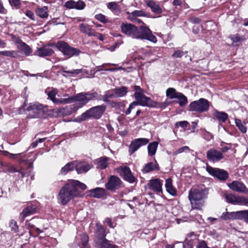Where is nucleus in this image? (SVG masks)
<instances>
[{"mask_svg": "<svg viewBox=\"0 0 248 248\" xmlns=\"http://www.w3.org/2000/svg\"><path fill=\"white\" fill-rule=\"evenodd\" d=\"M31 108L33 110H42L44 108V107L41 104H34L31 106Z\"/></svg>", "mask_w": 248, "mask_h": 248, "instance_id": "603ef678", "label": "nucleus"}, {"mask_svg": "<svg viewBox=\"0 0 248 248\" xmlns=\"http://www.w3.org/2000/svg\"><path fill=\"white\" fill-rule=\"evenodd\" d=\"M73 102V98L72 96L67 98H56L54 103L57 104H66Z\"/></svg>", "mask_w": 248, "mask_h": 248, "instance_id": "a19ab883", "label": "nucleus"}, {"mask_svg": "<svg viewBox=\"0 0 248 248\" xmlns=\"http://www.w3.org/2000/svg\"><path fill=\"white\" fill-rule=\"evenodd\" d=\"M180 93L173 88H169L166 90V96L170 99L177 98Z\"/></svg>", "mask_w": 248, "mask_h": 248, "instance_id": "e433bc0d", "label": "nucleus"}, {"mask_svg": "<svg viewBox=\"0 0 248 248\" xmlns=\"http://www.w3.org/2000/svg\"><path fill=\"white\" fill-rule=\"evenodd\" d=\"M230 39L232 41L233 45H237L238 43L243 42L246 40L243 36H240L239 34H236L230 36Z\"/></svg>", "mask_w": 248, "mask_h": 248, "instance_id": "58836bf2", "label": "nucleus"}, {"mask_svg": "<svg viewBox=\"0 0 248 248\" xmlns=\"http://www.w3.org/2000/svg\"><path fill=\"white\" fill-rule=\"evenodd\" d=\"M9 226L11 230L15 232H16L18 230V227L17 225L16 222L13 219H12L9 223Z\"/></svg>", "mask_w": 248, "mask_h": 248, "instance_id": "09e8293b", "label": "nucleus"}, {"mask_svg": "<svg viewBox=\"0 0 248 248\" xmlns=\"http://www.w3.org/2000/svg\"><path fill=\"white\" fill-rule=\"evenodd\" d=\"M177 98L179 99L178 103L181 107L185 106L187 103L186 97L181 93H180Z\"/></svg>", "mask_w": 248, "mask_h": 248, "instance_id": "37998d69", "label": "nucleus"}, {"mask_svg": "<svg viewBox=\"0 0 248 248\" xmlns=\"http://www.w3.org/2000/svg\"><path fill=\"white\" fill-rule=\"evenodd\" d=\"M240 220L248 223V210L240 211Z\"/></svg>", "mask_w": 248, "mask_h": 248, "instance_id": "49530a36", "label": "nucleus"}, {"mask_svg": "<svg viewBox=\"0 0 248 248\" xmlns=\"http://www.w3.org/2000/svg\"><path fill=\"white\" fill-rule=\"evenodd\" d=\"M137 105H138V103L136 102V101H133L130 104L128 108L125 111V114L126 115L129 114L131 113V110L134 109Z\"/></svg>", "mask_w": 248, "mask_h": 248, "instance_id": "8fccbe9b", "label": "nucleus"}, {"mask_svg": "<svg viewBox=\"0 0 248 248\" xmlns=\"http://www.w3.org/2000/svg\"><path fill=\"white\" fill-rule=\"evenodd\" d=\"M89 237L87 235L83 234L81 235V248H89Z\"/></svg>", "mask_w": 248, "mask_h": 248, "instance_id": "79ce46f5", "label": "nucleus"}, {"mask_svg": "<svg viewBox=\"0 0 248 248\" xmlns=\"http://www.w3.org/2000/svg\"><path fill=\"white\" fill-rule=\"evenodd\" d=\"M36 209V206L34 205H29L23 210L20 213V217L23 220L27 217L35 213Z\"/></svg>", "mask_w": 248, "mask_h": 248, "instance_id": "4be33fe9", "label": "nucleus"}, {"mask_svg": "<svg viewBox=\"0 0 248 248\" xmlns=\"http://www.w3.org/2000/svg\"><path fill=\"white\" fill-rule=\"evenodd\" d=\"M224 155L222 153L215 149H211L207 152V158L212 162H218L222 159Z\"/></svg>", "mask_w": 248, "mask_h": 248, "instance_id": "4468645a", "label": "nucleus"}, {"mask_svg": "<svg viewBox=\"0 0 248 248\" xmlns=\"http://www.w3.org/2000/svg\"><path fill=\"white\" fill-rule=\"evenodd\" d=\"M231 148V145L228 144V146H224L221 149V151L223 153L227 152L228 150H230Z\"/></svg>", "mask_w": 248, "mask_h": 248, "instance_id": "0e129e2a", "label": "nucleus"}, {"mask_svg": "<svg viewBox=\"0 0 248 248\" xmlns=\"http://www.w3.org/2000/svg\"><path fill=\"white\" fill-rule=\"evenodd\" d=\"M135 93L134 96L136 102L138 103V105L142 106L153 107L156 106L158 103L152 101L150 98L146 96L144 94V91L140 86H134Z\"/></svg>", "mask_w": 248, "mask_h": 248, "instance_id": "39448f33", "label": "nucleus"}, {"mask_svg": "<svg viewBox=\"0 0 248 248\" xmlns=\"http://www.w3.org/2000/svg\"><path fill=\"white\" fill-rule=\"evenodd\" d=\"M97 97V93H78L75 96H72L73 98V102L76 101L79 103V106L76 107V108L73 109V111L77 110L78 108L82 107L87 103L90 100L96 99Z\"/></svg>", "mask_w": 248, "mask_h": 248, "instance_id": "423d86ee", "label": "nucleus"}, {"mask_svg": "<svg viewBox=\"0 0 248 248\" xmlns=\"http://www.w3.org/2000/svg\"><path fill=\"white\" fill-rule=\"evenodd\" d=\"M75 161H76L75 169L78 174L86 172L92 167V166L88 163L81 162L77 160Z\"/></svg>", "mask_w": 248, "mask_h": 248, "instance_id": "f3484780", "label": "nucleus"}, {"mask_svg": "<svg viewBox=\"0 0 248 248\" xmlns=\"http://www.w3.org/2000/svg\"><path fill=\"white\" fill-rule=\"evenodd\" d=\"M79 196L78 190L75 189L68 181L60 190L57 197L58 202L61 205H65L71 200Z\"/></svg>", "mask_w": 248, "mask_h": 248, "instance_id": "7ed1b4c3", "label": "nucleus"}, {"mask_svg": "<svg viewBox=\"0 0 248 248\" xmlns=\"http://www.w3.org/2000/svg\"><path fill=\"white\" fill-rule=\"evenodd\" d=\"M241 205L248 206V198L243 196Z\"/></svg>", "mask_w": 248, "mask_h": 248, "instance_id": "338daca9", "label": "nucleus"}, {"mask_svg": "<svg viewBox=\"0 0 248 248\" xmlns=\"http://www.w3.org/2000/svg\"><path fill=\"white\" fill-rule=\"evenodd\" d=\"M208 195V188L204 186H199L192 188L188 193V199L192 209L202 210Z\"/></svg>", "mask_w": 248, "mask_h": 248, "instance_id": "f03ea898", "label": "nucleus"}, {"mask_svg": "<svg viewBox=\"0 0 248 248\" xmlns=\"http://www.w3.org/2000/svg\"><path fill=\"white\" fill-rule=\"evenodd\" d=\"M213 114L217 119L222 122H225L228 117L226 113L220 112L216 110L214 111Z\"/></svg>", "mask_w": 248, "mask_h": 248, "instance_id": "7c9ffc66", "label": "nucleus"}, {"mask_svg": "<svg viewBox=\"0 0 248 248\" xmlns=\"http://www.w3.org/2000/svg\"><path fill=\"white\" fill-rule=\"evenodd\" d=\"M13 171L14 172H17V176L19 177V178H23L24 176H25V174L24 173V172L20 170L19 171H18L17 170H16V169H14Z\"/></svg>", "mask_w": 248, "mask_h": 248, "instance_id": "69168bd1", "label": "nucleus"}, {"mask_svg": "<svg viewBox=\"0 0 248 248\" xmlns=\"http://www.w3.org/2000/svg\"><path fill=\"white\" fill-rule=\"evenodd\" d=\"M156 169H158L157 163L150 162L145 165L142 171L143 173H148Z\"/></svg>", "mask_w": 248, "mask_h": 248, "instance_id": "2f4dec72", "label": "nucleus"}, {"mask_svg": "<svg viewBox=\"0 0 248 248\" xmlns=\"http://www.w3.org/2000/svg\"><path fill=\"white\" fill-rule=\"evenodd\" d=\"M12 40L16 44V46H17L18 45H19L20 44H21L23 42L21 40V39L17 36L12 35Z\"/></svg>", "mask_w": 248, "mask_h": 248, "instance_id": "6e6d98bb", "label": "nucleus"}, {"mask_svg": "<svg viewBox=\"0 0 248 248\" xmlns=\"http://www.w3.org/2000/svg\"><path fill=\"white\" fill-rule=\"evenodd\" d=\"M165 187L166 190L171 195H175L176 191L172 185V180L170 178L166 180Z\"/></svg>", "mask_w": 248, "mask_h": 248, "instance_id": "f704fd0d", "label": "nucleus"}, {"mask_svg": "<svg viewBox=\"0 0 248 248\" xmlns=\"http://www.w3.org/2000/svg\"><path fill=\"white\" fill-rule=\"evenodd\" d=\"M176 126H177L179 124L181 127H186L188 124V122L186 121H181L176 123Z\"/></svg>", "mask_w": 248, "mask_h": 248, "instance_id": "680f3d73", "label": "nucleus"}, {"mask_svg": "<svg viewBox=\"0 0 248 248\" xmlns=\"http://www.w3.org/2000/svg\"><path fill=\"white\" fill-rule=\"evenodd\" d=\"M105 222L108 224V225L111 228H113V226L112 225V224L111 223V220L109 218H107L105 219Z\"/></svg>", "mask_w": 248, "mask_h": 248, "instance_id": "774afa93", "label": "nucleus"}, {"mask_svg": "<svg viewBox=\"0 0 248 248\" xmlns=\"http://www.w3.org/2000/svg\"><path fill=\"white\" fill-rule=\"evenodd\" d=\"M209 102L204 98H200L190 103L188 106L189 110L202 113L207 111L209 108Z\"/></svg>", "mask_w": 248, "mask_h": 248, "instance_id": "0eeeda50", "label": "nucleus"}, {"mask_svg": "<svg viewBox=\"0 0 248 248\" xmlns=\"http://www.w3.org/2000/svg\"><path fill=\"white\" fill-rule=\"evenodd\" d=\"M113 93H115V96L116 97H121L127 93V88L125 86H123L120 88H115L113 90Z\"/></svg>", "mask_w": 248, "mask_h": 248, "instance_id": "473e14b6", "label": "nucleus"}, {"mask_svg": "<svg viewBox=\"0 0 248 248\" xmlns=\"http://www.w3.org/2000/svg\"><path fill=\"white\" fill-rule=\"evenodd\" d=\"M228 186L233 191L240 193H248V188L246 187L244 184L239 181H234L231 183L228 184Z\"/></svg>", "mask_w": 248, "mask_h": 248, "instance_id": "2eb2a0df", "label": "nucleus"}, {"mask_svg": "<svg viewBox=\"0 0 248 248\" xmlns=\"http://www.w3.org/2000/svg\"><path fill=\"white\" fill-rule=\"evenodd\" d=\"M1 55L14 57L17 55V53L14 51H1Z\"/></svg>", "mask_w": 248, "mask_h": 248, "instance_id": "3c124183", "label": "nucleus"}, {"mask_svg": "<svg viewBox=\"0 0 248 248\" xmlns=\"http://www.w3.org/2000/svg\"><path fill=\"white\" fill-rule=\"evenodd\" d=\"M17 47L21 52L24 53L26 56L30 55L32 52L31 48L23 42L19 45H18Z\"/></svg>", "mask_w": 248, "mask_h": 248, "instance_id": "c756f323", "label": "nucleus"}, {"mask_svg": "<svg viewBox=\"0 0 248 248\" xmlns=\"http://www.w3.org/2000/svg\"><path fill=\"white\" fill-rule=\"evenodd\" d=\"M108 158L107 157H102L97 160L98 167L100 169H104L108 166Z\"/></svg>", "mask_w": 248, "mask_h": 248, "instance_id": "ea45409f", "label": "nucleus"}, {"mask_svg": "<svg viewBox=\"0 0 248 248\" xmlns=\"http://www.w3.org/2000/svg\"><path fill=\"white\" fill-rule=\"evenodd\" d=\"M106 107L104 105L97 106L93 107L83 113L81 115L75 119L76 122L84 121L87 119L93 117L95 119H99L105 111Z\"/></svg>", "mask_w": 248, "mask_h": 248, "instance_id": "20e7f679", "label": "nucleus"}, {"mask_svg": "<svg viewBox=\"0 0 248 248\" xmlns=\"http://www.w3.org/2000/svg\"><path fill=\"white\" fill-rule=\"evenodd\" d=\"M220 217L224 220H240V211L232 212H224L222 214Z\"/></svg>", "mask_w": 248, "mask_h": 248, "instance_id": "6ab92c4d", "label": "nucleus"}, {"mask_svg": "<svg viewBox=\"0 0 248 248\" xmlns=\"http://www.w3.org/2000/svg\"><path fill=\"white\" fill-rule=\"evenodd\" d=\"M224 197L226 202L232 204H242L243 196H237L235 194L232 193L225 194Z\"/></svg>", "mask_w": 248, "mask_h": 248, "instance_id": "dca6fc26", "label": "nucleus"}, {"mask_svg": "<svg viewBox=\"0 0 248 248\" xmlns=\"http://www.w3.org/2000/svg\"><path fill=\"white\" fill-rule=\"evenodd\" d=\"M206 170L210 175L220 180H225L228 177L227 172L223 170L214 168L210 166H207Z\"/></svg>", "mask_w": 248, "mask_h": 248, "instance_id": "1a4fd4ad", "label": "nucleus"}, {"mask_svg": "<svg viewBox=\"0 0 248 248\" xmlns=\"http://www.w3.org/2000/svg\"><path fill=\"white\" fill-rule=\"evenodd\" d=\"M76 161H73L67 163L60 170V174L65 175L68 172L72 171L75 169Z\"/></svg>", "mask_w": 248, "mask_h": 248, "instance_id": "bb28decb", "label": "nucleus"}, {"mask_svg": "<svg viewBox=\"0 0 248 248\" xmlns=\"http://www.w3.org/2000/svg\"><path fill=\"white\" fill-rule=\"evenodd\" d=\"M184 55V52L181 50H176L172 55L174 58H181Z\"/></svg>", "mask_w": 248, "mask_h": 248, "instance_id": "bf43d9fd", "label": "nucleus"}, {"mask_svg": "<svg viewBox=\"0 0 248 248\" xmlns=\"http://www.w3.org/2000/svg\"><path fill=\"white\" fill-rule=\"evenodd\" d=\"M25 15L31 20H34V16L33 13L31 11L29 10L26 11Z\"/></svg>", "mask_w": 248, "mask_h": 248, "instance_id": "e2e57ef3", "label": "nucleus"}, {"mask_svg": "<svg viewBox=\"0 0 248 248\" xmlns=\"http://www.w3.org/2000/svg\"><path fill=\"white\" fill-rule=\"evenodd\" d=\"M55 46V45L50 44L45 45L41 47L38 48L35 51V55L40 57L51 56L54 52L51 47Z\"/></svg>", "mask_w": 248, "mask_h": 248, "instance_id": "f8f14e48", "label": "nucleus"}, {"mask_svg": "<svg viewBox=\"0 0 248 248\" xmlns=\"http://www.w3.org/2000/svg\"><path fill=\"white\" fill-rule=\"evenodd\" d=\"M235 123L239 129L243 133H245L247 131V128L240 119H235Z\"/></svg>", "mask_w": 248, "mask_h": 248, "instance_id": "c03bdc74", "label": "nucleus"}, {"mask_svg": "<svg viewBox=\"0 0 248 248\" xmlns=\"http://www.w3.org/2000/svg\"><path fill=\"white\" fill-rule=\"evenodd\" d=\"M74 4L75 1L69 0L65 2L64 6L65 7L68 9H74Z\"/></svg>", "mask_w": 248, "mask_h": 248, "instance_id": "4d7b16f0", "label": "nucleus"}, {"mask_svg": "<svg viewBox=\"0 0 248 248\" xmlns=\"http://www.w3.org/2000/svg\"><path fill=\"white\" fill-rule=\"evenodd\" d=\"M95 18L103 23H107L109 22L108 20L106 17L105 16L102 14L96 15L95 16Z\"/></svg>", "mask_w": 248, "mask_h": 248, "instance_id": "de8ad7c7", "label": "nucleus"}, {"mask_svg": "<svg viewBox=\"0 0 248 248\" xmlns=\"http://www.w3.org/2000/svg\"><path fill=\"white\" fill-rule=\"evenodd\" d=\"M79 29L81 32L88 34L89 36H96V32L88 24L83 23L80 24L79 25Z\"/></svg>", "mask_w": 248, "mask_h": 248, "instance_id": "b1692460", "label": "nucleus"}, {"mask_svg": "<svg viewBox=\"0 0 248 248\" xmlns=\"http://www.w3.org/2000/svg\"><path fill=\"white\" fill-rule=\"evenodd\" d=\"M89 195L94 198H101L106 196V190L103 188L97 187L88 191Z\"/></svg>", "mask_w": 248, "mask_h": 248, "instance_id": "412c9836", "label": "nucleus"}, {"mask_svg": "<svg viewBox=\"0 0 248 248\" xmlns=\"http://www.w3.org/2000/svg\"><path fill=\"white\" fill-rule=\"evenodd\" d=\"M67 109L66 108H55L54 109H51L49 111V114L52 115V116L54 117H57L61 116H62L64 115H70L73 111L72 110L66 112V110Z\"/></svg>", "mask_w": 248, "mask_h": 248, "instance_id": "a211bd4d", "label": "nucleus"}, {"mask_svg": "<svg viewBox=\"0 0 248 248\" xmlns=\"http://www.w3.org/2000/svg\"><path fill=\"white\" fill-rule=\"evenodd\" d=\"M162 185L161 182L158 179H152L148 184L150 188L155 192H162Z\"/></svg>", "mask_w": 248, "mask_h": 248, "instance_id": "aec40b11", "label": "nucleus"}, {"mask_svg": "<svg viewBox=\"0 0 248 248\" xmlns=\"http://www.w3.org/2000/svg\"><path fill=\"white\" fill-rule=\"evenodd\" d=\"M118 172L125 181L130 183L135 182L136 178L133 175L129 167L127 166H121L118 168Z\"/></svg>", "mask_w": 248, "mask_h": 248, "instance_id": "9b49d317", "label": "nucleus"}, {"mask_svg": "<svg viewBox=\"0 0 248 248\" xmlns=\"http://www.w3.org/2000/svg\"><path fill=\"white\" fill-rule=\"evenodd\" d=\"M187 151L189 150V147L186 146H183L182 147L179 148L177 150H176L174 153V155H177L179 154L183 153L185 151H187Z\"/></svg>", "mask_w": 248, "mask_h": 248, "instance_id": "864d4df0", "label": "nucleus"}, {"mask_svg": "<svg viewBox=\"0 0 248 248\" xmlns=\"http://www.w3.org/2000/svg\"><path fill=\"white\" fill-rule=\"evenodd\" d=\"M97 231L96 232V239L95 242H98L105 238V229L101 225H97Z\"/></svg>", "mask_w": 248, "mask_h": 248, "instance_id": "393cba45", "label": "nucleus"}, {"mask_svg": "<svg viewBox=\"0 0 248 248\" xmlns=\"http://www.w3.org/2000/svg\"><path fill=\"white\" fill-rule=\"evenodd\" d=\"M77 2L78 4V10H82L84 8L85 4L83 1L78 0Z\"/></svg>", "mask_w": 248, "mask_h": 248, "instance_id": "052dcab7", "label": "nucleus"}, {"mask_svg": "<svg viewBox=\"0 0 248 248\" xmlns=\"http://www.w3.org/2000/svg\"><path fill=\"white\" fill-rule=\"evenodd\" d=\"M9 1L12 6H14L17 8L20 5V0H9Z\"/></svg>", "mask_w": 248, "mask_h": 248, "instance_id": "13d9d810", "label": "nucleus"}, {"mask_svg": "<svg viewBox=\"0 0 248 248\" xmlns=\"http://www.w3.org/2000/svg\"><path fill=\"white\" fill-rule=\"evenodd\" d=\"M158 143L156 141H154L150 143L148 146V154L150 156H153L155 155L157 148Z\"/></svg>", "mask_w": 248, "mask_h": 248, "instance_id": "c9c22d12", "label": "nucleus"}, {"mask_svg": "<svg viewBox=\"0 0 248 248\" xmlns=\"http://www.w3.org/2000/svg\"><path fill=\"white\" fill-rule=\"evenodd\" d=\"M62 72L64 73H66L69 74L71 75H78L81 72V70L80 69H75L72 71H66L64 70H62Z\"/></svg>", "mask_w": 248, "mask_h": 248, "instance_id": "5fc2aeb1", "label": "nucleus"}, {"mask_svg": "<svg viewBox=\"0 0 248 248\" xmlns=\"http://www.w3.org/2000/svg\"><path fill=\"white\" fill-rule=\"evenodd\" d=\"M107 7L117 15L121 13V7L116 2H108L107 4Z\"/></svg>", "mask_w": 248, "mask_h": 248, "instance_id": "72a5a7b5", "label": "nucleus"}, {"mask_svg": "<svg viewBox=\"0 0 248 248\" xmlns=\"http://www.w3.org/2000/svg\"><path fill=\"white\" fill-rule=\"evenodd\" d=\"M149 142V140L146 138L136 139L131 143L129 146V152L130 154H132L136 151L140 147L147 144Z\"/></svg>", "mask_w": 248, "mask_h": 248, "instance_id": "ddd939ff", "label": "nucleus"}, {"mask_svg": "<svg viewBox=\"0 0 248 248\" xmlns=\"http://www.w3.org/2000/svg\"><path fill=\"white\" fill-rule=\"evenodd\" d=\"M69 181L70 184L73 185L74 188L77 190H78V187L80 188L83 190L86 189L87 188V186L84 184L81 183L78 180H70Z\"/></svg>", "mask_w": 248, "mask_h": 248, "instance_id": "4c0bfd02", "label": "nucleus"}, {"mask_svg": "<svg viewBox=\"0 0 248 248\" xmlns=\"http://www.w3.org/2000/svg\"><path fill=\"white\" fill-rule=\"evenodd\" d=\"M122 185V182L117 176L111 175L108 179V182L106 184V188L111 191H114L120 188Z\"/></svg>", "mask_w": 248, "mask_h": 248, "instance_id": "9d476101", "label": "nucleus"}, {"mask_svg": "<svg viewBox=\"0 0 248 248\" xmlns=\"http://www.w3.org/2000/svg\"><path fill=\"white\" fill-rule=\"evenodd\" d=\"M58 91L56 89H53L51 91L48 92L47 95L48 98L54 103L56 99V95L58 94Z\"/></svg>", "mask_w": 248, "mask_h": 248, "instance_id": "a18cd8bd", "label": "nucleus"}, {"mask_svg": "<svg viewBox=\"0 0 248 248\" xmlns=\"http://www.w3.org/2000/svg\"><path fill=\"white\" fill-rule=\"evenodd\" d=\"M121 28L123 33L133 38L145 39L154 43L157 42L156 37L147 27L142 26L138 29L133 24L123 23Z\"/></svg>", "mask_w": 248, "mask_h": 248, "instance_id": "f257e3e1", "label": "nucleus"}, {"mask_svg": "<svg viewBox=\"0 0 248 248\" xmlns=\"http://www.w3.org/2000/svg\"><path fill=\"white\" fill-rule=\"evenodd\" d=\"M126 14L128 15L127 18L132 21H134L135 19H137L138 16H146L145 12L142 10H135L131 13L127 12Z\"/></svg>", "mask_w": 248, "mask_h": 248, "instance_id": "a878e982", "label": "nucleus"}, {"mask_svg": "<svg viewBox=\"0 0 248 248\" xmlns=\"http://www.w3.org/2000/svg\"><path fill=\"white\" fill-rule=\"evenodd\" d=\"M48 7L47 6L38 7L35 10L36 15L42 18H46L48 17Z\"/></svg>", "mask_w": 248, "mask_h": 248, "instance_id": "c85d7f7f", "label": "nucleus"}, {"mask_svg": "<svg viewBox=\"0 0 248 248\" xmlns=\"http://www.w3.org/2000/svg\"><path fill=\"white\" fill-rule=\"evenodd\" d=\"M147 5L149 7L152 11L155 13L160 14L162 11L159 4L153 0H150L146 2Z\"/></svg>", "mask_w": 248, "mask_h": 248, "instance_id": "cd10ccee", "label": "nucleus"}, {"mask_svg": "<svg viewBox=\"0 0 248 248\" xmlns=\"http://www.w3.org/2000/svg\"><path fill=\"white\" fill-rule=\"evenodd\" d=\"M56 46L64 56H66L68 58L73 56H78L81 52L78 49L71 47L66 42L62 41L57 43Z\"/></svg>", "mask_w": 248, "mask_h": 248, "instance_id": "6e6552de", "label": "nucleus"}, {"mask_svg": "<svg viewBox=\"0 0 248 248\" xmlns=\"http://www.w3.org/2000/svg\"><path fill=\"white\" fill-rule=\"evenodd\" d=\"M94 247L95 248H118V246L109 243L107 239L95 242Z\"/></svg>", "mask_w": 248, "mask_h": 248, "instance_id": "5701e85b", "label": "nucleus"}]
</instances>
